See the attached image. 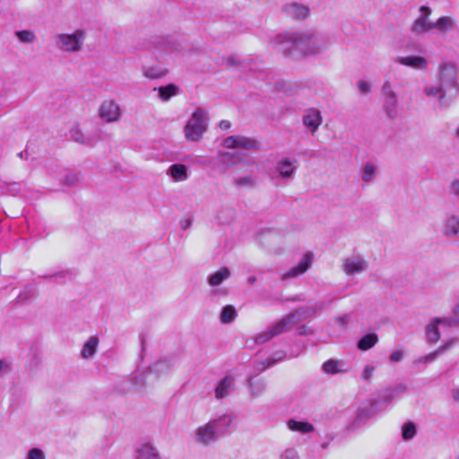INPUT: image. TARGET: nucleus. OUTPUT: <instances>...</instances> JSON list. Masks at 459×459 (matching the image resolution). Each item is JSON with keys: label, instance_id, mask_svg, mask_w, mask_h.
Here are the masks:
<instances>
[{"label": "nucleus", "instance_id": "f257e3e1", "mask_svg": "<svg viewBox=\"0 0 459 459\" xmlns=\"http://www.w3.org/2000/svg\"><path fill=\"white\" fill-rule=\"evenodd\" d=\"M231 422L232 417L230 414H223L209 420L195 429V441L203 446H208L215 442L227 432Z\"/></svg>", "mask_w": 459, "mask_h": 459}, {"label": "nucleus", "instance_id": "f03ea898", "mask_svg": "<svg viewBox=\"0 0 459 459\" xmlns=\"http://www.w3.org/2000/svg\"><path fill=\"white\" fill-rule=\"evenodd\" d=\"M315 309L310 307H302L295 312H291L280 321L273 325L269 329L260 333L255 339V342L258 344H263L279 335L286 329L292 327L298 322L307 318L315 313Z\"/></svg>", "mask_w": 459, "mask_h": 459}, {"label": "nucleus", "instance_id": "7ed1b4c3", "mask_svg": "<svg viewBox=\"0 0 459 459\" xmlns=\"http://www.w3.org/2000/svg\"><path fill=\"white\" fill-rule=\"evenodd\" d=\"M294 40L299 47L300 56L316 55L326 50L330 46L327 35L313 30L298 31Z\"/></svg>", "mask_w": 459, "mask_h": 459}, {"label": "nucleus", "instance_id": "20e7f679", "mask_svg": "<svg viewBox=\"0 0 459 459\" xmlns=\"http://www.w3.org/2000/svg\"><path fill=\"white\" fill-rule=\"evenodd\" d=\"M440 84L428 85L423 89L424 94L429 98H437L440 103H443L446 89L457 87V74L453 65H446L442 67L439 75Z\"/></svg>", "mask_w": 459, "mask_h": 459}, {"label": "nucleus", "instance_id": "39448f33", "mask_svg": "<svg viewBox=\"0 0 459 459\" xmlns=\"http://www.w3.org/2000/svg\"><path fill=\"white\" fill-rule=\"evenodd\" d=\"M208 127V117L204 108H198L184 127V134L189 142H199Z\"/></svg>", "mask_w": 459, "mask_h": 459}, {"label": "nucleus", "instance_id": "423d86ee", "mask_svg": "<svg viewBox=\"0 0 459 459\" xmlns=\"http://www.w3.org/2000/svg\"><path fill=\"white\" fill-rule=\"evenodd\" d=\"M86 35L83 29H77L72 33H58L55 38L56 47L64 53H77L82 49Z\"/></svg>", "mask_w": 459, "mask_h": 459}, {"label": "nucleus", "instance_id": "0eeeda50", "mask_svg": "<svg viewBox=\"0 0 459 459\" xmlns=\"http://www.w3.org/2000/svg\"><path fill=\"white\" fill-rule=\"evenodd\" d=\"M382 94L384 98L383 109L386 117L391 119L397 118L400 115L398 94L389 80L384 82Z\"/></svg>", "mask_w": 459, "mask_h": 459}, {"label": "nucleus", "instance_id": "6e6552de", "mask_svg": "<svg viewBox=\"0 0 459 459\" xmlns=\"http://www.w3.org/2000/svg\"><path fill=\"white\" fill-rule=\"evenodd\" d=\"M222 145L228 149H243L247 151L259 149V143L256 140L243 135L228 136L223 140Z\"/></svg>", "mask_w": 459, "mask_h": 459}, {"label": "nucleus", "instance_id": "1a4fd4ad", "mask_svg": "<svg viewBox=\"0 0 459 459\" xmlns=\"http://www.w3.org/2000/svg\"><path fill=\"white\" fill-rule=\"evenodd\" d=\"M100 117L107 123L117 122L122 116L119 105L113 100H108L101 103L99 108Z\"/></svg>", "mask_w": 459, "mask_h": 459}, {"label": "nucleus", "instance_id": "9d476101", "mask_svg": "<svg viewBox=\"0 0 459 459\" xmlns=\"http://www.w3.org/2000/svg\"><path fill=\"white\" fill-rule=\"evenodd\" d=\"M368 268V262L359 255L346 257L342 262V271L347 275H354L363 273Z\"/></svg>", "mask_w": 459, "mask_h": 459}, {"label": "nucleus", "instance_id": "9b49d317", "mask_svg": "<svg viewBox=\"0 0 459 459\" xmlns=\"http://www.w3.org/2000/svg\"><path fill=\"white\" fill-rule=\"evenodd\" d=\"M297 33L298 31L278 37V48L287 56H295L297 54H299V47L296 44V40H294Z\"/></svg>", "mask_w": 459, "mask_h": 459}, {"label": "nucleus", "instance_id": "f8f14e48", "mask_svg": "<svg viewBox=\"0 0 459 459\" xmlns=\"http://www.w3.org/2000/svg\"><path fill=\"white\" fill-rule=\"evenodd\" d=\"M440 232L446 238H456L459 235V217L447 215L441 223Z\"/></svg>", "mask_w": 459, "mask_h": 459}, {"label": "nucleus", "instance_id": "ddd939ff", "mask_svg": "<svg viewBox=\"0 0 459 459\" xmlns=\"http://www.w3.org/2000/svg\"><path fill=\"white\" fill-rule=\"evenodd\" d=\"M282 12L288 17L295 20H304L309 15V8L299 3L287 4L282 7Z\"/></svg>", "mask_w": 459, "mask_h": 459}, {"label": "nucleus", "instance_id": "4468645a", "mask_svg": "<svg viewBox=\"0 0 459 459\" xmlns=\"http://www.w3.org/2000/svg\"><path fill=\"white\" fill-rule=\"evenodd\" d=\"M322 370L327 375H336L348 373L350 368L342 359H329L322 364Z\"/></svg>", "mask_w": 459, "mask_h": 459}, {"label": "nucleus", "instance_id": "2eb2a0df", "mask_svg": "<svg viewBox=\"0 0 459 459\" xmlns=\"http://www.w3.org/2000/svg\"><path fill=\"white\" fill-rule=\"evenodd\" d=\"M312 258H313L312 254H309V253L305 254L303 255V257L301 258V260L299 261V263L296 266L290 269L287 273H285L281 276V280H286L288 278H294L300 274H303L310 267V265L312 264Z\"/></svg>", "mask_w": 459, "mask_h": 459}, {"label": "nucleus", "instance_id": "dca6fc26", "mask_svg": "<svg viewBox=\"0 0 459 459\" xmlns=\"http://www.w3.org/2000/svg\"><path fill=\"white\" fill-rule=\"evenodd\" d=\"M298 169V161L289 159H282L276 164L275 169L279 175L285 179H291Z\"/></svg>", "mask_w": 459, "mask_h": 459}, {"label": "nucleus", "instance_id": "f3484780", "mask_svg": "<svg viewBox=\"0 0 459 459\" xmlns=\"http://www.w3.org/2000/svg\"><path fill=\"white\" fill-rule=\"evenodd\" d=\"M303 124L312 134H315L322 124L321 113L318 109L309 108L303 116Z\"/></svg>", "mask_w": 459, "mask_h": 459}, {"label": "nucleus", "instance_id": "a211bd4d", "mask_svg": "<svg viewBox=\"0 0 459 459\" xmlns=\"http://www.w3.org/2000/svg\"><path fill=\"white\" fill-rule=\"evenodd\" d=\"M174 367L172 359H163L156 361L150 367V373L161 377L168 374Z\"/></svg>", "mask_w": 459, "mask_h": 459}, {"label": "nucleus", "instance_id": "6ab92c4d", "mask_svg": "<svg viewBox=\"0 0 459 459\" xmlns=\"http://www.w3.org/2000/svg\"><path fill=\"white\" fill-rule=\"evenodd\" d=\"M397 63L419 70L425 69L428 65V61L424 57L417 56L398 57Z\"/></svg>", "mask_w": 459, "mask_h": 459}, {"label": "nucleus", "instance_id": "aec40b11", "mask_svg": "<svg viewBox=\"0 0 459 459\" xmlns=\"http://www.w3.org/2000/svg\"><path fill=\"white\" fill-rule=\"evenodd\" d=\"M234 386V377L226 376L222 378L215 388V397L221 399L226 397Z\"/></svg>", "mask_w": 459, "mask_h": 459}, {"label": "nucleus", "instance_id": "412c9836", "mask_svg": "<svg viewBox=\"0 0 459 459\" xmlns=\"http://www.w3.org/2000/svg\"><path fill=\"white\" fill-rule=\"evenodd\" d=\"M432 29L433 22L426 20V17H418L411 26V31L415 34H425Z\"/></svg>", "mask_w": 459, "mask_h": 459}, {"label": "nucleus", "instance_id": "4be33fe9", "mask_svg": "<svg viewBox=\"0 0 459 459\" xmlns=\"http://www.w3.org/2000/svg\"><path fill=\"white\" fill-rule=\"evenodd\" d=\"M100 340L98 336L92 335L91 336L86 342L83 344L82 349L81 351V356L83 359H90L94 356L97 351V348L99 346Z\"/></svg>", "mask_w": 459, "mask_h": 459}, {"label": "nucleus", "instance_id": "5701e85b", "mask_svg": "<svg viewBox=\"0 0 459 459\" xmlns=\"http://www.w3.org/2000/svg\"><path fill=\"white\" fill-rule=\"evenodd\" d=\"M287 426L289 429H290L291 431L299 432L303 434L314 431V426L307 421H299L291 419L288 420Z\"/></svg>", "mask_w": 459, "mask_h": 459}, {"label": "nucleus", "instance_id": "b1692460", "mask_svg": "<svg viewBox=\"0 0 459 459\" xmlns=\"http://www.w3.org/2000/svg\"><path fill=\"white\" fill-rule=\"evenodd\" d=\"M230 277V271L227 267H222L208 278V283L211 286H219L224 281L228 280Z\"/></svg>", "mask_w": 459, "mask_h": 459}, {"label": "nucleus", "instance_id": "393cba45", "mask_svg": "<svg viewBox=\"0 0 459 459\" xmlns=\"http://www.w3.org/2000/svg\"><path fill=\"white\" fill-rule=\"evenodd\" d=\"M153 91H158L159 98L162 101L169 100L172 97L178 95L179 92L178 87L172 83L166 86L154 88Z\"/></svg>", "mask_w": 459, "mask_h": 459}, {"label": "nucleus", "instance_id": "a878e982", "mask_svg": "<svg viewBox=\"0 0 459 459\" xmlns=\"http://www.w3.org/2000/svg\"><path fill=\"white\" fill-rule=\"evenodd\" d=\"M136 459H160V457L154 446L144 444L137 450Z\"/></svg>", "mask_w": 459, "mask_h": 459}, {"label": "nucleus", "instance_id": "bb28decb", "mask_svg": "<svg viewBox=\"0 0 459 459\" xmlns=\"http://www.w3.org/2000/svg\"><path fill=\"white\" fill-rule=\"evenodd\" d=\"M378 342V336L375 333H367L358 342L357 347L359 351H365L374 347Z\"/></svg>", "mask_w": 459, "mask_h": 459}, {"label": "nucleus", "instance_id": "cd10ccee", "mask_svg": "<svg viewBox=\"0 0 459 459\" xmlns=\"http://www.w3.org/2000/svg\"><path fill=\"white\" fill-rule=\"evenodd\" d=\"M169 174L175 181H185L188 178L186 167L183 164H174L169 169Z\"/></svg>", "mask_w": 459, "mask_h": 459}, {"label": "nucleus", "instance_id": "c85d7f7f", "mask_svg": "<svg viewBox=\"0 0 459 459\" xmlns=\"http://www.w3.org/2000/svg\"><path fill=\"white\" fill-rule=\"evenodd\" d=\"M152 373L149 371H143L138 373L132 379V385L134 386V391L139 394H142L145 388L147 378Z\"/></svg>", "mask_w": 459, "mask_h": 459}, {"label": "nucleus", "instance_id": "c756f323", "mask_svg": "<svg viewBox=\"0 0 459 459\" xmlns=\"http://www.w3.org/2000/svg\"><path fill=\"white\" fill-rule=\"evenodd\" d=\"M168 70L160 65H152L144 67L143 69V74L149 79H160L165 76Z\"/></svg>", "mask_w": 459, "mask_h": 459}, {"label": "nucleus", "instance_id": "7c9ffc66", "mask_svg": "<svg viewBox=\"0 0 459 459\" xmlns=\"http://www.w3.org/2000/svg\"><path fill=\"white\" fill-rule=\"evenodd\" d=\"M434 29H437L442 32L453 30L455 25V20L450 16H442L433 22Z\"/></svg>", "mask_w": 459, "mask_h": 459}, {"label": "nucleus", "instance_id": "2f4dec72", "mask_svg": "<svg viewBox=\"0 0 459 459\" xmlns=\"http://www.w3.org/2000/svg\"><path fill=\"white\" fill-rule=\"evenodd\" d=\"M223 163L229 166H235L242 161L244 154L239 152H226L221 154Z\"/></svg>", "mask_w": 459, "mask_h": 459}, {"label": "nucleus", "instance_id": "473e14b6", "mask_svg": "<svg viewBox=\"0 0 459 459\" xmlns=\"http://www.w3.org/2000/svg\"><path fill=\"white\" fill-rule=\"evenodd\" d=\"M438 326L435 320L426 326V339L428 342L435 343L440 339Z\"/></svg>", "mask_w": 459, "mask_h": 459}, {"label": "nucleus", "instance_id": "72a5a7b5", "mask_svg": "<svg viewBox=\"0 0 459 459\" xmlns=\"http://www.w3.org/2000/svg\"><path fill=\"white\" fill-rule=\"evenodd\" d=\"M72 138L82 144L92 145L94 139L91 135H85L79 128H73L71 131Z\"/></svg>", "mask_w": 459, "mask_h": 459}, {"label": "nucleus", "instance_id": "f704fd0d", "mask_svg": "<svg viewBox=\"0 0 459 459\" xmlns=\"http://www.w3.org/2000/svg\"><path fill=\"white\" fill-rule=\"evenodd\" d=\"M236 308L231 305H227L221 310L220 320L222 324H230L236 318Z\"/></svg>", "mask_w": 459, "mask_h": 459}, {"label": "nucleus", "instance_id": "c9c22d12", "mask_svg": "<svg viewBox=\"0 0 459 459\" xmlns=\"http://www.w3.org/2000/svg\"><path fill=\"white\" fill-rule=\"evenodd\" d=\"M249 389L252 396L258 397L266 390V383L262 379L251 381L249 384Z\"/></svg>", "mask_w": 459, "mask_h": 459}, {"label": "nucleus", "instance_id": "e433bc0d", "mask_svg": "<svg viewBox=\"0 0 459 459\" xmlns=\"http://www.w3.org/2000/svg\"><path fill=\"white\" fill-rule=\"evenodd\" d=\"M15 36L20 39V41L26 44L33 43L37 39L34 32L28 30H17L15 31Z\"/></svg>", "mask_w": 459, "mask_h": 459}, {"label": "nucleus", "instance_id": "4c0bfd02", "mask_svg": "<svg viewBox=\"0 0 459 459\" xmlns=\"http://www.w3.org/2000/svg\"><path fill=\"white\" fill-rule=\"evenodd\" d=\"M153 44L165 51H173L176 49L175 43L169 39L157 38Z\"/></svg>", "mask_w": 459, "mask_h": 459}, {"label": "nucleus", "instance_id": "58836bf2", "mask_svg": "<svg viewBox=\"0 0 459 459\" xmlns=\"http://www.w3.org/2000/svg\"><path fill=\"white\" fill-rule=\"evenodd\" d=\"M376 167L372 163H366L362 170V180L369 183L374 179Z\"/></svg>", "mask_w": 459, "mask_h": 459}, {"label": "nucleus", "instance_id": "ea45409f", "mask_svg": "<svg viewBox=\"0 0 459 459\" xmlns=\"http://www.w3.org/2000/svg\"><path fill=\"white\" fill-rule=\"evenodd\" d=\"M438 325L456 327L459 326V319L453 317H437L434 319Z\"/></svg>", "mask_w": 459, "mask_h": 459}, {"label": "nucleus", "instance_id": "a19ab883", "mask_svg": "<svg viewBox=\"0 0 459 459\" xmlns=\"http://www.w3.org/2000/svg\"><path fill=\"white\" fill-rule=\"evenodd\" d=\"M406 391V386L404 385H398L392 391H388L384 394V401L385 403H389L398 394L404 393Z\"/></svg>", "mask_w": 459, "mask_h": 459}, {"label": "nucleus", "instance_id": "79ce46f5", "mask_svg": "<svg viewBox=\"0 0 459 459\" xmlns=\"http://www.w3.org/2000/svg\"><path fill=\"white\" fill-rule=\"evenodd\" d=\"M255 181L254 178L250 175L245 177H239L234 179V184L237 186L244 187V186H253Z\"/></svg>", "mask_w": 459, "mask_h": 459}, {"label": "nucleus", "instance_id": "37998d69", "mask_svg": "<svg viewBox=\"0 0 459 459\" xmlns=\"http://www.w3.org/2000/svg\"><path fill=\"white\" fill-rule=\"evenodd\" d=\"M416 435V428L413 423H406L403 427V438L411 439Z\"/></svg>", "mask_w": 459, "mask_h": 459}, {"label": "nucleus", "instance_id": "c03bdc74", "mask_svg": "<svg viewBox=\"0 0 459 459\" xmlns=\"http://www.w3.org/2000/svg\"><path fill=\"white\" fill-rule=\"evenodd\" d=\"M284 356H285V354L282 351L275 352L272 358H270L266 360V364H264V362L261 363L263 365L261 369L264 370V369L271 367L277 361L281 360L284 358Z\"/></svg>", "mask_w": 459, "mask_h": 459}, {"label": "nucleus", "instance_id": "a18cd8bd", "mask_svg": "<svg viewBox=\"0 0 459 459\" xmlns=\"http://www.w3.org/2000/svg\"><path fill=\"white\" fill-rule=\"evenodd\" d=\"M62 182L68 186H76L79 182V176L74 173H68L65 175V178L62 179Z\"/></svg>", "mask_w": 459, "mask_h": 459}, {"label": "nucleus", "instance_id": "49530a36", "mask_svg": "<svg viewBox=\"0 0 459 459\" xmlns=\"http://www.w3.org/2000/svg\"><path fill=\"white\" fill-rule=\"evenodd\" d=\"M27 459H46V456L41 449L31 448L28 452Z\"/></svg>", "mask_w": 459, "mask_h": 459}, {"label": "nucleus", "instance_id": "de8ad7c7", "mask_svg": "<svg viewBox=\"0 0 459 459\" xmlns=\"http://www.w3.org/2000/svg\"><path fill=\"white\" fill-rule=\"evenodd\" d=\"M280 459H299V456L294 448H287L281 453Z\"/></svg>", "mask_w": 459, "mask_h": 459}, {"label": "nucleus", "instance_id": "09e8293b", "mask_svg": "<svg viewBox=\"0 0 459 459\" xmlns=\"http://www.w3.org/2000/svg\"><path fill=\"white\" fill-rule=\"evenodd\" d=\"M12 370L11 363L7 359H0V377H3Z\"/></svg>", "mask_w": 459, "mask_h": 459}, {"label": "nucleus", "instance_id": "8fccbe9b", "mask_svg": "<svg viewBox=\"0 0 459 459\" xmlns=\"http://www.w3.org/2000/svg\"><path fill=\"white\" fill-rule=\"evenodd\" d=\"M357 87L362 93L365 94H368L371 91V84L365 80L358 81Z\"/></svg>", "mask_w": 459, "mask_h": 459}, {"label": "nucleus", "instance_id": "3c124183", "mask_svg": "<svg viewBox=\"0 0 459 459\" xmlns=\"http://www.w3.org/2000/svg\"><path fill=\"white\" fill-rule=\"evenodd\" d=\"M374 371H375V367H374V366H372V365H367V366L364 368V369H363V371H362V374H361V377H362V379H363V380H366V381H368V380L371 378V377H372V375H373Z\"/></svg>", "mask_w": 459, "mask_h": 459}, {"label": "nucleus", "instance_id": "603ef678", "mask_svg": "<svg viewBox=\"0 0 459 459\" xmlns=\"http://www.w3.org/2000/svg\"><path fill=\"white\" fill-rule=\"evenodd\" d=\"M404 357V353L401 350H397L392 352L389 356V360L391 362H400Z\"/></svg>", "mask_w": 459, "mask_h": 459}, {"label": "nucleus", "instance_id": "864d4df0", "mask_svg": "<svg viewBox=\"0 0 459 459\" xmlns=\"http://www.w3.org/2000/svg\"><path fill=\"white\" fill-rule=\"evenodd\" d=\"M438 355H439V353L437 351H435L420 358L419 359V362H422V363L432 362L437 358Z\"/></svg>", "mask_w": 459, "mask_h": 459}, {"label": "nucleus", "instance_id": "5fc2aeb1", "mask_svg": "<svg viewBox=\"0 0 459 459\" xmlns=\"http://www.w3.org/2000/svg\"><path fill=\"white\" fill-rule=\"evenodd\" d=\"M451 194L459 197V180H454L449 186Z\"/></svg>", "mask_w": 459, "mask_h": 459}, {"label": "nucleus", "instance_id": "6e6d98bb", "mask_svg": "<svg viewBox=\"0 0 459 459\" xmlns=\"http://www.w3.org/2000/svg\"><path fill=\"white\" fill-rule=\"evenodd\" d=\"M420 16L426 17V20H429V15L431 14V9L429 6L422 5L420 8Z\"/></svg>", "mask_w": 459, "mask_h": 459}, {"label": "nucleus", "instance_id": "4d7b16f0", "mask_svg": "<svg viewBox=\"0 0 459 459\" xmlns=\"http://www.w3.org/2000/svg\"><path fill=\"white\" fill-rule=\"evenodd\" d=\"M49 278L55 277L58 283H65L66 274L65 273H56L54 275L48 276Z\"/></svg>", "mask_w": 459, "mask_h": 459}, {"label": "nucleus", "instance_id": "13d9d810", "mask_svg": "<svg viewBox=\"0 0 459 459\" xmlns=\"http://www.w3.org/2000/svg\"><path fill=\"white\" fill-rule=\"evenodd\" d=\"M454 342H455V341H451V342H446V343H445V344L441 345V346L437 350V351L439 354H441V353L445 352L447 349H449V348L452 346V344H453Z\"/></svg>", "mask_w": 459, "mask_h": 459}, {"label": "nucleus", "instance_id": "bf43d9fd", "mask_svg": "<svg viewBox=\"0 0 459 459\" xmlns=\"http://www.w3.org/2000/svg\"><path fill=\"white\" fill-rule=\"evenodd\" d=\"M336 322L338 325L344 327L348 324L349 320L346 316H342L336 318Z\"/></svg>", "mask_w": 459, "mask_h": 459}, {"label": "nucleus", "instance_id": "052dcab7", "mask_svg": "<svg viewBox=\"0 0 459 459\" xmlns=\"http://www.w3.org/2000/svg\"><path fill=\"white\" fill-rule=\"evenodd\" d=\"M231 124L228 120H221L219 124V126L222 130H227L230 127Z\"/></svg>", "mask_w": 459, "mask_h": 459}, {"label": "nucleus", "instance_id": "680f3d73", "mask_svg": "<svg viewBox=\"0 0 459 459\" xmlns=\"http://www.w3.org/2000/svg\"><path fill=\"white\" fill-rule=\"evenodd\" d=\"M452 396L455 402H459V388L452 390Z\"/></svg>", "mask_w": 459, "mask_h": 459}, {"label": "nucleus", "instance_id": "e2e57ef3", "mask_svg": "<svg viewBox=\"0 0 459 459\" xmlns=\"http://www.w3.org/2000/svg\"><path fill=\"white\" fill-rule=\"evenodd\" d=\"M247 282H248L249 284H254V283H255V282H256V277H255V276H249V277L247 278Z\"/></svg>", "mask_w": 459, "mask_h": 459}, {"label": "nucleus", "instance_id": "0e129e2a", "mask_svg": "<svg viewBox=\"0 0 459 459\" xmlns=\"http://www.w3.org/2000/svg\"><path fill=\"white\" fill-rule=\"evenodd\" d=\"M27 155V152L23 151V152H20L17 156L21 159H23L25 156Z\"/></svg>", "mask_w": 459, "mask_h": 459}, {"label": "nucleus", "instance_id": "69168bd1", "mask_svg": "<svg viewBox=\"0 0 459 459\" xmlns=\"http://www.w3.org/2000/svg\"><path fill=\"white\" fill-rule=\"evenodd\" d=\"M233 63H234V61H233V58H232V57H230V58H229V59H228V64H229V65H232Z\"/></svg>", "mask_w": 459, "mask_h": 459}, {"label": "nucleus", "instance_id": "338daca9", "mask_svg": "<svg viewBox=\"0 0 459 459\" xmlns=\"http://www.w3.org/2000/svg\"><path fill=\"white\" fill-rule=\"evenodd\" d=\"M455 137H456L457 139H459V127L456 129V131H455Z\"/></svg>", "mask_w": 459, "mask_h": 459}, {"label": "nucleus", "instance_id": "774afa93", "mask_svg": "<svg viewBox=\"0 0 459 459\" xmlns=\"http://www.w3.org/2000/svg\"><path fill=\"white\" fill-rule=\"evenodd\" d=\"M13 188H16V187H17V184H16V183H13Z\"/></svg>", "mask_w": 459, "mask_h": 459}]
</instances>
